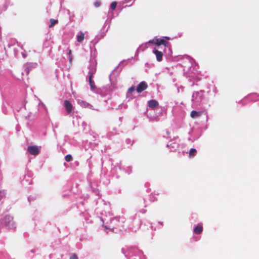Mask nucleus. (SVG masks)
Wrapping results in <instances>:
<instances>
[{
  "mask_svg": "<svg viewBox=\"0 0 259 259\" xmlns=\"http://www.w3.org/2000/svg\"><path fill=\"white\" fill-rule=\"evenodd\" d=\"M149 43L155 44L157 46L163 45L165 47H168L169 42L164 39L155 38L149 41Z\"/></svg>",
  "mask_w": 259,
  "mask_h": 259,
  "instance_id": "1",
  "label": "nucleus"
},
{
  "mask_svg": "<svg viewBox=\"0 0 259 259\" xmlns=\"http://www.w3.org/2000/svg\"><path fill=\"white\" fill-rule=\"evenodd\" d=\"M27 151L31 155L36 156L40 152V150L36 146H30L27 148Z\"/></svg>",
  "mask_w": 259,
  "mask_h": 259,
  "instance_id": "2",
  "label": "nucleus"
},
{
  "mask_svg": "<svg viewBox=\"0 0 259 259\" xmlns=\"http://www.w3.org/2000/svg\"><path fill=\"white\" fill-rule=\"evenodd\" d=\"M64 104L67 113H71L73 109V107L71 102H69L68 100H65Z\"/></svg>",
  "mask_w": 259,
  "mask_h": 259,
  "instance_id": "3",
  "label": "nucleus"
},
{
  "mask_svg": "<svg viewBox=\"0 0 259 259\" xmlns=\"http://www.w3.org/2000/svg\"><path fill=\"white\" fill-rule=\"evenodd\" d=\"M148 87V85L145 81L141 82L137 88V92L138 93H141L143 91L145 90Z\"/></svg>",
  "mask_w": 259,
  "mask_h": 259,
  "instance_id": "4",
  "label": "nucleus"
},
{
  "mask_svg": "<svg viewBox=\"0 0 259 259\" xmlns=\"http://www.w3.org/2000/svg\"><path fill=\"white\" fill-rule=\"evenodd\" d=\"M153 53L156 55V59L158 62H160L162 60L163 53L156 49H154Z\"/></svg>",
  "mask_w": 259,
  "mask_h": 259,
  "instance_id": "5",
  "label": "nucleus"
},
{
  "mask_svg": "<svg viewBox=\"0 0 259 259\" xmlns=\"http://www.w3.org/2000/svg\"><path fill=\"white\" fill-rule=\"evenodd\" d=\"M148 107L151 109H154L159 105L158 102L155 100H151L148 102Z\"/></svg>",
  "mask_w": 259,
  "mask_h": 259,
  "instance_id": "6",
  "label": "nucleus"
},
{
  "mask_svg": "<svg viewBox=\"0 0 259 259\" xmlns=\"http://www.w3.org/2000/svg\"><path fill=\"white\" fill-rule=\"evenodd\" d=\"M13 218L10 215H7L5 218V223L9 226H10L11 225H13Z\"/></svg>",
  "mask_w": 259,
  "mask_h": 259,
  "instance_id": "7",
  "label": "nucleus"
},
{
  "mask_svg": "<svg viewBox=\"0 0 259 259\" xmlns=\"http://www.w3.org/2000/svg\"><path fill=\"white\" fill-rule=\"evenodd\" d=\"M202 114V111H196L195 110H192L191 112L190 116L192 118H196L200 116Z\"/></svg>",
  "mask_w": 259,
  "mask_h": 259,
  "instance_id": "8",
  "label": "nucleus"
},
{
  "mask_svg": "<svg viewBox=\"0 0 259 259\" xmlns=\"http://www.w3.org/2000/svg\"><path fill=\"white\" fill-rule=\"evenodd\" d=\"M202 230H203L202 226L201 225H198L194 228V232H195V233H196L197 234H200L202 232Z\"/></svg>",
  "mask_w": 259,
  "mask_h": 259,
  "instance_id": "9",
  "label": "nucleus"
},
{
  "mask_svg": "<svg viewBox=\"0 0 259 259\" xmlns=\"http://www.w3.org/2000/svg\"><path fill=\"white\" fill-rule=\"evenodd\" d=\"M197 153V150L195 149L191 148L189 152V156L191 158L196 155Z\"/></svg>",
  "mask_w": 259,
  "mask_h": 259,
  "instance_id": "10",
  "label": "nucleus"
},
{
  "mask_svg": "<svg viewBox=\"0 0 259 259\" xmlns=\"http://www.w3.org/2000/svg\"><path fill=\"white\" fill-rule=\"evenodd\" d=\"M80 104L81 106L84 108H91L92 107V106L89 103L85 102V101H81L80 103Z\"/></svg>",
  "mask_w": 259,
  "mask_h": 259,
  "instance_id": "11",
  "label": "nucleus"
},
{
  "mask_svg": "<svg viewBox=\"0 0 259 259\" xmlns=\"http://www.w3.org/2000/svg\"><path fill=\"white\" fill-rule=\"evenodd\" d=\"M84 34L83 32H80V34L77 36V40L78 42H81L83 40Z\"/></svg>",
  "mask_w": 259,
  "mask_h": 259,
  "instance_id": "12",
  "label": "nucleus"
},
{
  "mask_svg": "<svg viewBox=\"0 0 259 259\" xmlns=\"http://www.w3.org/2000/svg\"><path fill=\"white\" fill-rule=\"evenodd\" d=\"M50 21V24L49 25L50 28L53 27L55 24H56L58 22V20H55L54 19H51Z\"/></svg>",
  "mask_w": 259,
  "mask_h": 259,
  "instance_id": "13",
  "label": "nucleus"
},
{
  "mask_svg": "<svg viewBox=\"0 0 259 259\" xmlns=\"http://www.w3.org/2000/svg\"><path fill=\"white\" fill-rule=\"evenodd\" d=\"M89 83L91 90L94 91L96 89V85L95 84L94 81L92 79L91 80H89Z\"/></svg>",
  "mask_w": 259,
  "mask_h": 259,
  "instance_id": "14",
  "label": "nucleus"
},
{
  "mask_svg": "<svg viewBox=\"0 0 259 259\" xmlns=\"http://www.w3.org/2000/svg\"><path fill=\"white\" fill-rule=\"evenodd\" d=\"M65 159L66 161H70L72 159V156L70 154H68L65 156Z\"/></svg>",
  "mask_w": 259,
  "mask_h": 259,
  "instance_id": "15",
  "label": "nucleus"
},
{
  "mask_svg": "<svg viewBox=\"0 0 259 259\" xmlns=\"http://www.w3.org/2000/svg\"><path fill=\"white\" fill-rule=\"evenodd\" d=\"M95 72V71H90L89 72V80H91L93 78V75Z\"/></svg>",
  "mask_w": 259,
  "mask_h": 259,
  "instance_id": "16",
  "label": "nucleus"
},
{
  "mask_svg": "<svg viewBox=\"0 0 259 259\" xmlns=\"http://www.w3.org/2000/svg\"><path fill=\"white\" fill-rule=\"evenodd\" d=\"M117 6V3L116 2H112L110 5V8L114 10L115 9Z\"/></svg>",
  "mask_w": 259,
  "mask_h": 259,
  "instance_id": "17",
  "label": "nucleus"
},
{
  "mask_svg": "<svg viewBox=\"0 0 259 259\" xmlns=\"http://www.w3.org/2000/svg\"><path fill=\"white\" fill-rule=\"evenodd\" d=\"M135 90V88L134 87L132 86L131 87H130L128 89V93H132L133 92H134V91Z\"/></svg>",
  "mask_w": 259,
  "mask_h": 259,
  "instance_id": "18",
  "label": "nucleus"
},
{
  "mask_svg": "<svg viewBox=\"0 0 259 259\" xmlns=\"http://www.w3.org/2000/svg\"><path fill=\"white\" fill-rule=\"evenodd\" d=\"M101 5V2L99 1H97L95 2L94 3V5L95 6H96V7H98L100 6Z\"/></svg>",
  "mask_w": 259,
  "mask_h": 259,
  "instance_id": "19",
  "label": "nucleus"
},
{
  "mask_svg": "<svg viewBox=\"0 0 259 259\" xmlns=\"http://www.w3.org/2000/svg\"><path fill=\"white\" fill-rule=\"evenodd\" d=\"M70 259H78V257L76 254H73L70 256Z\"/></svg>",
  "mask_w": 259,
  "mask_h": 259,
  "instance_id": "20",
  "label": "nucleus"
},
{
  "mask_svg": "<svg viewBox=\"0 0 259 259\" xmlns=\"http://www.w3.org/2000/svg\"><path fill=\"white\" fill-rule=\"evenodd\" d=\"M30 69L28 67L25 69V71L27 74H28L29 73Z\"/></svg>",
  "mask_w": 259,
  "mask_h": 259,
  "instance_id": "21",
  "label": "nucleus"
},
{
  "mask_svg": "<svg viewBox=\"0 0 259 259\" xmlns=\"http://www.w3.org/2000/svg\"><path fill=\"white\" fill-rule=\"evenodd\" d=\"M71 50H70V51H69V54H71Z\"/></svg>",
  "mask_w": 259,
  "mask_h": 259,
  "instance_id": "22",
  "label": "nucleus"
}]
</instances>
